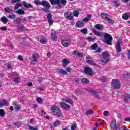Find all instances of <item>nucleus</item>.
<instances>
[{
    "label": "nucleus",
    "mask_w": 130,
    "mask_h": 130,
    "mask_svg": "<svg viewBox=\"0 0 130 130\" xmlns=\"http://www.w3.org/2000/svg\"><path fill=\"white\" fill-rule=\"evenodd\" d=\"M92 32L94 35L98 36L99 37H104L105 40L104 42L108 44V45H111V42H112V37L109 35V34L105 32H100L97 31L96 29H93Z\"/></svg>",
    "instance_id": "nucleus-1"
},
{
    "label": "nucleus",
    "mask_w": 130,
    "mask_h": 130,
    "mask_svg": "<svg viewBox=\"0 0 130 130\" xmlns=\"http://www.w3.org/2000/svg\"><path fill=\"white\" fill-rule=\"evenodd\" d=\"M51 111H52V113L57 116L58 117H60L61 114H60V109L57 107H55L53 106L51 109Z\"/></svg>",
    "instance_id": "nucleus-2"
},
{
    "label": "nucleus",
    "mask_w": 130,
    "mask_h": 130,
    "mask_svg": "<svg viewBox=\"0 0 130 130\" xmlns=\"http://www.w3.org/2000/svg\"><path fill=\"white\" fill-rule=\"evenodd\" d=\"M42 6L44 7V8L42 9L43 12L48 13V10L50 9V4L46 1H43L42 2Z\"/></svg>",
    "instance_id": "nucleus-3"
},
{
    "label": "nucleus",
    "mask_w": 130,
    "mask_h": 130,
    "mask_svg": "<svg viewBox=\"0 0 130 130\" xmlns=\"http://www.w3.org/2000/svg\"><path fill=\"white\" fill-rule=\"evenodd\" d=\"M103 58L101 59V61L104 63H107L109 61V54L106 52H104L102 53Z\"/></svg>",
    "instance_id": "nucleus-4"
},
{
    "label": "nucleus",
    "mask_w": 130,
    "mask_h": 130,
    "mask_svg": "<svg viewBox=\"0 0 130 130\" xmlns=\"http://www.w3.org/2000/svg\"><path fill=\"white\" fill-rule=\"evenodd\" d=\"M102 17L103 18H104L105 21H107V22H108V23H113V20L110 18V17L109 15L106 13H101Z\"/></svg>",
    "instance_id": "nucleus-5"
},
{
    "label": "nucleus",
    "mask_w": 130,
    "mask_h": 130,
    "mask_svg": "<svg viewBox=\"0 0 130 130\" xmlns=\"http://www.w3.org/2000/svg\"><path fill=\"white\" fill-rule=\"evenodd\" d=\"M112 85L114 89H119L120 88V82L117 79H113Z\"/></svg>",
    "instance_id": "nucleus-6"
},
{
    "label": "nucleus",
    "mask_w": 130,
    "mask_h": 130,
    "mask_svg": "<svg viewBox=\"0 0 130 130\" xmlns=\"http://www.w3.org/2000/svg\"><path fill=\"white\" fill-rule=\"evenodd\" d=\"M38 58H39V55L38 53H34L32 54V59L31 60L30 63L31 64H36L38 62Z\"/></svg>",
    "instance_id": "nucleus-7"
},
{
    "label": "nucleus",
    "mask_w": 130,
    "mask_h": 130,
    "mask_svg": "<svg viewBox=\"0 0 130 130\" xmlns=\"http://www.w3.org/2000/svg\"><path fill=\"white\" fill-rule=\"evenodd\" d=\"M84 73L89 76H94V75H95V73L93 72L92 69L88 67L84 68Z\"/></svg>",
    "instance_id": "nucleus-8"
},
{
    "label": "nucleus",
    "mask_w": 130,
    "mask_h": 130,
    "mask_svg": "<svg viewBox=\"0 0 130 130\" xmlns=\"http://www.w3.org/2000/svg\"><path fill=\"white\" fill-rule=\"evenodd\" d=\"M111 127L113 130H120L119 126L116 124V120L114 119L112 121Z\"/></svg>",
    "instance_id": "nucleus-9"
},
{
    "label": "nucleus",
    "mask_w": 130,
    "mask_h": 130,
    "mask_svg": "<svg viewBox=\"0 0 130 130\" xmlns=\"http://www.w3.org/2000/svg\"><path fill=\"white\" fill-rule=\"evenodd\" d=\"M64 17L67 20H70V21H72V20H74V16L72 15V13L71 12H66L64 13Z\"/></svg>",
    "instance_id": "nucleus-10"
},
{
    "label": "nucleus",
    "mask_w": 130,
    "mask_h": 130,
    "mask_svg": "<svg viewBox=\"0 0 130 130\" xmlns=\"http://www.w3.org/2000/svg\"><path fill=\"white\" fill-rule=\"evenodd\" d=\"M61 44L64 47H69L71 44V40H63L61 41Z\"/></svg>",
    "instance_id": "nucleus-11"
},
{
    "label": "nucleus",
    "mask_w": 130,
    "mask_h": 130,
    "mask_svg": "<svg viewBox=\"0 0 130 130\" xmlns=\"http://www.w3.org/2000/svg\"><path fill=\"white\" fill-rule=\"evenodd\" d=\"M47 18L50 26L53 24V20H52V15L51 13H48Z\"/></svg>",
    "instance_id": "nucleus-12"
},
{
    "label": "nucleus",
    "mask_w": 130,
    "mask_h": 130,
    "mask_svg": "<svg viewBox=\"0 0 130 130\" xmlns=\"http://www.w3.org/2000/svg\"><path fill=\"white\" fill-rule=\"evenodd\" d=\"M60 105L61 107H62V108H64V109H70L71 107L70 105L63 102H60Z\"/></svg>",
    "instance_id": "nucleus-13"
},
{
    "label": "nucleus",
    "mask_w": 130,
    "mask_h": 130,
    "mask_svg": "<svg viewBox=\"0 0 130 130\" xmlns=\"http://www.w3.org/2000/svg\"><path fill=\"white\" fill-rule=\"evenodd\" d=\"M56 72L59 75H68V72L66 71L63 70L61 69H58L56 70Z\"/></svg>",
    "instance_id": "nucleus-14"
},
{
    "label": "nucleus",
    "mask_w": 130,
    "mask_h": 130,
    "mask_svg": "<svg viewBox=\"0 0 130 130\" xmlns=\"http://www.w3.org/2000/svg\"><path fill=\"white\" fill-rule=\"evenodd\" d=\"M84 25H85V23H84L83 20L79 21L76 23V28H83V27H84Z\"/></svg>",
    "instance_id": "nucleus-15"
},
{
    "label": "nucleus",
    "mask_w": 130,
    "mask_h": 130,
    "mask_svg": "<svg viewBox=\"0 0 130 130\" xmlns=\"http://www.w3.org/2000/svg\"><path fill=\"white\" fill-rule=\"evenodd\" d=\"M61 101L63 102H66L67 103H69V104H71V105H73L74 104V102H73V100L71 99H68V98H63L62 99Z\"/></svg>",
    "instance_id": "nucleus-16"
},
{
    "label": "nucleus",
    "mask_w": 130,
    "mask_h": 130,
    "mask_svg": "<svg viewBox=\"0 0 130 130\" xmlns=\"http://www.w3.org/2000/svg\"><path fill=\"white\" fill-rule=\"evenodd\" d=\"M58 34V32L57 31H55L54 32H51V39L52 40H57V36H56L57 34Z\"/></svg>",
    "instance_id": "nucleus-17"
},
{
    "label": "nucleus",
    "mask_w": 130,
    "mask_h": 130,
    "mask_svg": "<svg viewBox=\"0 0 130 130\" xmlns=\"http://www.w3.org/2000/svg\"><path fill=\"white\" fill-rule=\"evenodd\" d=\"M115 47L117 52H120L121 51V47H120V42H119V41H118Z\"/></svg>",
    "instance_id": "nucleus-18"
},
{
    "label": "nucleus",
    "mask_w": 130,
    "mask_h": 130,
    "mask_svg": "<svg viewBox=\"0 0 130 130\" xmlns=\"http://www.w3.org/2000/svg\"><path fill=\"white\" fill-rule=\"evenodd\" d=\"M23 6H24V8H27V9L33 8V6H32L30 4H28L27 2L23 1L22 2Z\"/></svg>",
    "instance_id": "nucleus-19"
},
{
    "label": "nucleus",
    "mask_w": 130,
    "mask_h": 130,
    "mask_svg": "<svg viewBox=\"0 0 130 130\" xmlns=\"http://www.w3.org/2000/svg\"><path fill=\"white\" fill-rule=\"evenodd\" d=\"M8 105V102L5 100L0 101V108L3 107V106H7Z\"/></svg>",
    "instance_id": "nucleus-20"
},
{
    "label": "nucleus",
    "mask_w": 130,
    "mask_h": 130,
    "mask_svg": "<svg viewBox=\"0 0 130 130\" xmlns=\"http://www.w3.org/2000/svg\"><path fill=\"white\" fill-rule=\"evenodd\" d=\"M92 16L91 15H88L86 17L83 19L82 20L83 23H87V22H89L90 20H91V18H92Z\"/></svg>",
    "instance_id": "nucleus-21"
},
{
    "label": "nucleus",
    "mask_w": 130,
    "mask_h": 130,
    "mask_svg": "<svg viewBox=\"0 0 130 130\" xmlns=\"http://www.w3.org/2000/svg\"><path fill=\"white\" fill-rule=\"evenodd\" d=\"M94 28L98 30H99V31H101L103 30V25L102 24H97L95 25Z\"/></svg>",
    "instance_id": "nucleus-22"
},
{
    "label": "nucleus",
    "mask_w": 130,
    "mask_h": 130,
    "mask_svg": "<svg viewBox=\"0 0 130 130\" xmlns=\"http://www.w3.org/2000/svg\"><path fill=\"white\" fill-rule=\"evenodd\" d=\"M67 5V0H59V7L62 6L64 7Z\"/></svg>",
    "instance_id": "nucleus-23"
},
{
    "label": "nucleus",
    "mask_w": 130,
    "mask_h": 130,
    "mask_svg": "<svg viewBox=\"0 0 130 130\" xmlns=\"http://www.w3.org/2000/svg\"><path fill=\"white\" fill-rule=\"evenodd\" d=\"M113 3L114 5L116 7V8H118V7H119L120 6V2L118 0H113Z\"/></svg>",
    "instance_id": "nucleus-24"
},
{
    "label": "nucleus",
    "mask_w": 130,
    "mask_h": 130,
    "mask_svg": "<svg viewBox=\"0 0 130 130\" xmlns=\"http://www.w3.org/2000/svg\"><path fill=\"white\" fill-rule=\"evenodd\" d=\"M122 18L123 20H128L129 14L128 13H125L122 15Z\"/></svg>",
    "instance_id": "nucleus-25"
},
{
    "label": "nucleus",
    "mask_w": 130,
    "mask_h": 130,
    "mask_svg": "<svg viewBox=\"0 0 130 130\" xmlns=\"http://www.w3.org/2000/svg\"><path fill=\"white\" fill-rule=\"evenodd\" d=\"M29 39L28 38L20 39V42L22 44L25 45V43H27V42H28V40H29Z\"/></svg>",
    "instance_id": "nucleus-26"
},
{
    "label": "nucleus",
    "mask_w": 130,
    "mask_h": 130,
    "mask_svg": "<svg viewBox=\"0 0 130 130\" xmlns=\"http://www.w3.org/2000/svg\"><path fill=\"white\" fill-rule=\"evenodd\" d=\"M18 15H25V11L22 9H19L15 12Z\"/></svg>",
    "instance_id": "nucleus-27"
},
{
    "label": "nucleus",
    "mask_w": 130,
    "mask_h": 130,
    "mask_svg": "<svg viewBox=\"0 0 130 130\" xmlns=\"http://www.w3.org/2000/svg\"><path fill=\"white\" fill-rule=\"evenodd\" d=\"M63 61V64L62 66L63 67H67L69 63H70V61L67 59H64L62 60Z\"/></svg>",
    "instance_id": "nucleus-28"
},
{
    "label": "nucleus",
    "mask_w": 130,
    "mask_h": 130,
    "mask_svg": "<svg viewBox=\"0 0 130 130\" xmlns=\"http://www.w3.org/2000/svg\"><path fill=\"white\" fill-rule=\"evenodd\" d=\"M1 21L3 23H4V24H7L8 23V18L6 17V16H4L2 18H1Z\"/></svg>",
    "instance_id": "nucleus-29"
},
{
    "label": "nucleus",
    "mask_w": 130,
    "mask_h": 130,
    "mask_svg": "<svg viewBox=\"0 0 130 130\" xmlns=\"http://www.w3.org/2000/svg\"><path fill=\"white\" fill-rule=\"evenodd\" d=\"M14 23H16V24H18V25H20L21 24L22 20H21V18H17L14 20Z\"/></svg>",
    "instance_id": "nucleus-30"
},
{
    "label": "nucleus",
    "mask_w": 130,
    "mask_h": 130,
    "mask_svg": "<svg viewBox=\"0 0 130 130\" xmlns=\"http://www.w3.org/2000/svg\"><path fill=\"white\" fill-rule=\"evenodd\" d=\"M34 4H35V5H36V6H42V2H41V1H40V0H35L34 2Z\"/></svg>",
    "instance_id": "nucleus-31"
},
{
    "label": "nucleus",
    "mask_w": 130,
    "mask_h": 130,
    "mask_svg": "<svg viewBox=\"0 0 130 130\" xmlns=\"http://www.w3.org/2000/svg\"><path fill=\"white\" fill-rule=\"evenodd\" d=\"M59 0H53L51 3L53 6H55V5H59Z\"/></svg>",
    "instance_id": "nucleus-32"
},
{
    "label": "nucleus",
    "mask_w": 130,
    "mask_h": 130,
    "mask_svg": "<svg viewBox=\"0 0 130 130\" xmlns=\"http://www.w3.org/2000/svg\"><path fill=\"white\" fill-rule=\"evenodd\" d=\"M14 109L15 111H20L21 110V105H17L14 107Z\"/></svg>",
    "instance_id": "nucleus-33"
},
{
    "label": "nucleus",
    "mask_w": 130,
    "mask_h": 130,
    "mask_svg": "<svg viewBox=\"0 0 130 130\" xmlns=\"http://www.w3.org/2000/svg\"><path fill=\"white\" fill-rule=\"evenodd\" d=\"M60 124H61V122H60V121L58 120L54 122L53 123V126H58V125H59Z\"/></svg>",
    "instance_id": "nucleus-34"
},
{
    "label": "nucleus",
    "mask_w": 130,
    "mask_h": 130,
    "mask_svg": "<svg viewBox=\"0 0 130 130\" xmlns=\"http://www.w3.org/2000/svg\"><path fill=\"white\" fill-rule=\"evenodd\" d=\"M86 62H87V63H89V64H91V66H96V63H95L94 61L91 60H86Z\"/></svg>",
    "instance_id": "nucleus-35"
},
{
    "label": "nucleus",
    "mask_w": 130,
    "mask_h": 130,
    "mask_svg": "<svg viewBox=\"0 0 130 130\" xmlns=\"http://www.w3.org/2000/svg\"><path fill=\"white\" fill-rule=\"evenodd\" d=\"M40 42L42 44H46V43H47V39L46 38H42L41 39Z\"/></svg>",
    "instance_id": "nucleus-36"
},
{
    "label": "nucleus",
    "mask_w": 130,
    "mask_h": 130,
    "mask_svg": "<svg viewBox=\"0 0 130 130\" xmlns=\"http://www.w3.org/2000/svg\"><path fill=\"white\" fill-rule=\"evenodd\" d=\"M73 54H76V55H77V56H79V57H82V56H83V55L82 54H81V53H80L77 51H74Z\"/></svg>",
    "instance_id": "nucleus-37"
},
{
    "label": "nucleus",
    "mask_w": 130,
    "mask_h": 130,
    "mask_svg": "<svg viewBox=\"0 0 130 130\" xmlns=\"http://www.w3.org/2000/svg\"><path fill=\"white\" fill-rule=\"evenodd\" d=\"M23 5L21 4L20 3H17L15 4V7H14V9L15 10H18L20 7H22Z\"/></svg>",
    "instance_id": "nucleus-38"
},
{
    "label": "nucleus",
    "mask_w": 130,
    "mask_h": 130,
    "mask_svg": "<svg viewBox=\"0 0 130 130\" xmlns=\"http://www.w3.org/2000/svg\"><path fill=\"white\" fill-rule=\"evenodd\" d=\"M80 12H79V11L78 10H74L73 11V15L74 17H79V14Z\"/></svg>",
    "instance_id": "nucleus-39"
},
{
    "label": "nucleus",
    "mask_w": 130,
    "mask_h": 130,
    "mask_svg": "<svg viewBox=\"0 0 130 130\" xmlns=\"http://www.w3.org/2000/svg\"><path fill=\"white\" fill-rule=\"evenodd\" d=\"M81 82L84 84H88V83H89V80L86 78H83L81 79Z\"/></svg>",
    "instance_id": "nucleus-40"
},
{
    "label": "nucleus",
    "mask_w": 130,
    "mask_h": 130,
    "mask_svg": "<svg viewBox=\"0 0 130 130\" xmlns=\"http://www.w3.org/2000/svg\"><path fill=\"white\" fill-rule=\"evenodd\" d=\"M5 11L6 12V13H12L13 10L11 9L10 7H7L5 9Z\"/></svg>",
    "instance_id": "nucleus-41"
},
{
    "label": "nucleus",
    "mask_w": 130,
    "mask_h": 130,
    "mask_svg": "<svg viewBox=\"0 0 130 130\" xmlns=\"http://www.w3.org/2000/svg\"><path fill=\"white\" fill-rule=\"evenodd\" d=\"M128 99H129V94H126L124 98V102H125V103H127Z\"/></svg>",
    "instance_id": "nucleus-42"
},
{
    "label": "nucleus",
    "mask_w": 130,
    "mask_h": 130,
    "mask_svg": "<svg viewBox=\"0 0 130 130\" xmlns=\"http://www.w3.org/2000/svg\"><path fill=\"white\" fill-rule=\"evenodd\" d=\"M93 113H94V111L93 110L90 109L89 110L87 111L85 113V114H86V115H89L90 114H93Z\"/></svg>",
    "instance_id": "nucleus-43"
},
{
    "label": "nucleus",
    "mask_w": 130,
    "mask_h": 130,
    "mask_svg": "<svg viewBox=\"0 0 130 130\" xmlns=\"http://www.w3.org/2000/svg\"><path fill=\"white\" fill-rule=\"evenodd\" d=\"M6 114V113L5 112V110L3 109H0V116H4Z\"/></svg>",
    "instance_id": "nucleus-44"
},
{
    "label": "nucleus",
    "mask_w": 130,
    "mask_h": 130,
    "mask_svg": "<svg viewBox=\"0 0 130 130\" xmlns=\"http://www.w3.org/2000/svg\"><path fill=\"white\" fill-rule=\"evenodd\" d=\"M97 47H98L97 44L94 43L93 45H92L91 46V48L92 50H95V49H96V48H97Z\"/></svg>",
    "instance_id": "nucleus-45"
},
{
    "label": "nucleus",
    "mask_w": 130,
    "mask_h": 130,
    "mask_svg": "<svg viewBox=\"0 0 130 130\" xmlns=\"http://www.w3.org/2000/svg\"><path fill=\"white\" fill-rule=\"evenodd\" d=\"M37 101L39 103V104H41V103H42L43 102V100L41 99V98L38 97L37 98Z\"/></svg>",
    "instance_id": "nucleus-46"
},
{
    "label": "nucleus",
    "mask_w": 130,
    "mask_h": 130,
    "mask_svg": "<svg viewBox=\"0 0 130 130\" xmlns=\"http://www.w3.org/2000/svg\"><path fill=\"white\" fill-rule=\"evenodd\" d=\"M7 18H8L9 19H16V15H11L9 14L8 16H7Z\"/></svg>",
    "instance_id": "nucleus-47"
},
{
    "label": "nucleus",
    "mask_w": 130,
    "mask_h": 130,
    "mask_svg": "<svg viewBox=\"0 0 130 130\" xmlns=\"http://www.w3.org/2000/svg\"><path fill=\"white\" fill-rule=\"evenodd\" d=\"M87 40H88L89 42H92L95 40V39L88 37L87 38Z\"/></svg>",
    "instance_id": "nucleus-48"
},
{
    "label": "nucleus",
    "mask_w": 130,
    "mask_h": 130,
    "mask_svg": "<svg viewBox=\"0 0 130 130\" xmlns=\"http://www.w3.org/2000/svg\"><path fill=\"white\" fill-rule=\"evenodd\" d=\"M87 31H88L87 28H83L81 30V32H82L83 34H87Z\"/></svg>",
    "instance_id": "nucleus-49"
},
{
    "label": "nucleus",
    "mask_w": 130,
    "mask_h": 130,
    "mask_svg": "<svg viewBox=\"0 0 130 130\" xmlns=\"http://www.w3.org/2000/svg\"><path fill=\"white\" fill-rule=\"evenodd\" d=\"M19 81H20V78H19V77H16L14 79V83H19Z\"/></svg>",
    "instance_id": "nucleus-50"
},
{
    "label": "nucleus",
    "mask_w": 130,
    "mask_h": 130,
    "mask_svg": "<svg viewBox=\"0 0 130 130\" xmlns=\"http://www.w3.org/2000/svg\"><path fill=\"white\" fill-rule=\"evenodd\" d=\"M76 127H77V124H73L72 126H71V129L75 130L76 129Z\"/></svg>",
    "instance_id": "nucleus-51"
},
{
    "label": "nucleus",
    "mask_w": 130,
    "mask_h": 130,
    "mask_svg": "<svg viewBox=\"0 0 130 130\" xmlns=\"http://www.w3.org/2000/svg\"><path fill=\"white\" fill-rule=\"evenodd\" d=\"M29 129H30V130H38V129H37V128L34 127L32 126H29Z\"/></svg>",
    "instance_id": "nucleus-52"
},
{
    "label": "nucleus",
    "mask_w": 130,
    "mask_h": 130,
    "mask_svg": "<svg viewBox=\"0 0 130 130\" xmlns=\"http://www.w3.org/2000/svg\"><path fill=\"white\" fill-rule=\"evenodd\" d=\"M101 81L102 82H106V78L105 77H101L100 78Z\"/></svg>",
    "instance_id": "nucleus-53"
},
{
    "label": "nucleus",
    "mask_w": 130,
    "mask_h": 130,
    "mask_svg": "<svg viewBox=\"0 0 130 130\" xmlns=\"http://www.w3.org/2000/svg\"><path fill=\"white\" fill-rule=\"evenodd\" d=\"M20 2V0H12L11 4H16V3Z\"/></svg>",
    "instance_id": "nucleus-54"
},
{
    "label": "nucleus",
    "mask_w": 130,
    "mask_h": 130,
    "mask_svg": "<svg viewBox=\"0 0 130 130\" xmlns=\"http://www.w3.org/2000/svg\"><path fill=\"white\" fill-rule=\"evenodd\" d=\"M108 113H109L108 111H104V116H108Z\"/></svg>",
    "instance_id": "nucleus-55"
},
{
    "label": "nucleus",
    "mask_w": 130,
    "mask_h": 130,
    "mask_svg": "<svg viewBox=\"0 0 130 130\" xmlns=\"http://www.w3.org/2000/svg\"><path fill=\"white\" fill-rule=\"evenodd\" d=\"M27 86H28V87H32V82H28L27 83H26Z\"/></svg>",
    "instance_id": "nucleus-56"
},
{
    "label": "nucleus",
    "mask_w": 130,
    "mask_h": 130,
    "mask_svg": "<svg viewBox=\"0 0 130 130\" xmlns=\"http://www.w3.org/2000/svg\"><path fill=\"white\" fill-rule=\"evenodd\" d=\"M7 27H1V30L3 31H7Z\"/></svg>",
    "instance_id": "nucleus-57"
},
{
    "label": "nucleus",
    "mask_w": 130,
    "mask_h": 130,
    "mask_svg": "<svg viewBox=\"0 0 130 130\" xmlns=\"http://www.w3.org/2000/svg\"><path fill=\"white\" fill-rule=\"evenodd\" d=\"M23 27L22 26H20V25L17 26V29L18 30H22L23 29Z\"/></svg>",
    "instance_id": "nucleus-58"
},
{
    "label": "nucleus",
    "mask_w": 130,
    "mask_h": 130,
    "mask_svg": "<svg viewBox=\"0 0 130 130\" xmlns=\"http://www.w3.org/2000/svg\"><path fill=\"white\" fill-rule=\"evenodd\" d=\"M12 76H16V77H18V76H19V74H18L17 72H13L12 73Z\"/></svg>",
    "instance_id": "nucleus-59"
},
{
    "label": "nucleus",
    "mask_w": 130,
    "mask_h": 130,
    "mask_svg": "<svg viewBox=\"0 0 130 130\" xmlns=\"http://www.w3.org/2000/svg\"><path fill=\"white\" fill-rule=\"evenodd\" d=\"M18 58L19 60H23V57L21 55H19Z\"/></svg>",
    "instance_id": "nucleus-60"
},
{
    "label": "nucleus",
    "mask_w": 130,
    "mask_h": 130,
    "mask_svg": "<svg viewBox=\"0 0 130 130\" xmlns=\"http://www.w3.org/2000/svg\"><path fill=\"white\" fill-rule=\"evenodd\" d=\"M66 71L67 72H68V73H70L71 71H72V69L70 68H67L66 69Z\"/></svg>",
    "instance_id": "nucleus-61"
},
{
    "label": "nucleus",
    "mask_w": 130,
    "mask_h": 130,
    "mask_svg": "<svg viewBox=\"0 0 130 130\" xmlns=\"http://www.w3.org/2000/svg\"><path fill=\"white\" fill-rule=\"evenodd\" d=\"M7 69H8V70H11V69H12V66L11 64H9L7 65Z\"/></svg>",
    "instance_id": "nucleus-62"
},
{
    "label": "nucleus",
    "mask_w": 130,
    "mask_h": 130,
    "mask_svg": "<svg viewBox=\"0 0 130 130\" xmlns=\"http://www.w3.org/2000/svg\"><path fill=\"white\" fill-rule=\"evenodd\" d=\"M125 121H130V118L129 117H126L124 119Z\"/></svg>",
    "instance_id": "nucleus-63"
},
{
    "label": "nucleus",
    "mask_w": 130,
    "mask_h": 130,
    "mask_svg": "<svg viewBox=\"0 0 130 130\" xmlns=\"http://www.w3.org/2000/svg\"><path fill=\"white\" fill-rule=\"evenodd\" d=\"M127 56L128 57V58H130V50H129L128 51V55H127Z\"/></svg>",
    "instance_id": "nucleus-64"
}]
</instances>
